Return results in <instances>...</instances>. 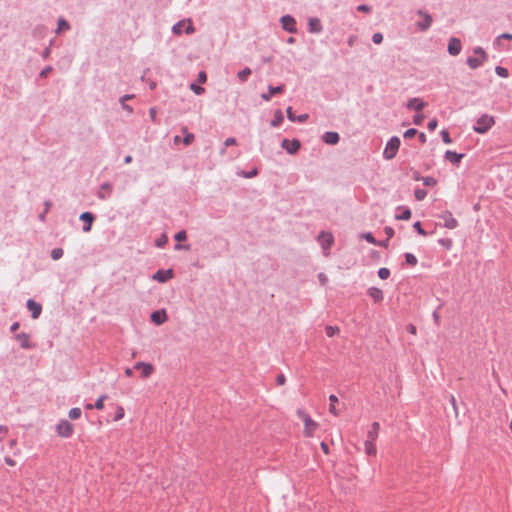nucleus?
<instances>
[{
  "label": "nucleus",
  "instance_id": "obj_59",
  "mask_svg": "<svg viewBox=\"0 0 512 512\" xmlns=\"http://www.w3.org/2000/svg\"><path fill=\"white\" fill-rule=\"evenodd\" d=\"M358 40V36L353 34L351 36H349L348 40H347V44L349 47H353L355 45V43L357 42Z\"/></svg>",
  "mask_w": 512,
  "mask_h": 512
},
{
  "label": "nucleus",
  "instance_id": "obj_52",
  "mask_svg": "<svg viewBox=\"0 0 512 512\" xmlns=\"http://www.w3.org/2000/svg\"><path fill=\"white\" fill-rule=\"evenodd\" d=\"M207 81V74L205 71H200L197 75V83L204 84Z\"/></svg>",
  "mask_w": 512,
  "mask_h": 512
},
{
  "label": "nucleus",
  "instance_id": "obj_24",
  "mask_svg": "<svg viewBox=\"0 0 512 512\" xmlns=\"http://www.w3.org/2000/svg\"><path fill=\"white\" fill-rule=\"evenodd\" d=\"M367 294H368L369 297H371L373 299V301L375 303H380L384 299L382 290L380 288H377V287H370V288H368Z\"/></svg>",
  "mask_w": 512,
  "mask_h": 512
},
{
  "label": "nucleus",
  "instance_id": "obj_60",
  "mask_svg": "<svg viewBox=\"0 0 512 512\" xmlns=\"http://www.w3.org/2000/svg\"><path fill=\"white\" fill-rule=\"evenodd\" d=\"M320 448L321 450L323 451V453L325 455H329L330 454V448H329V445L325 442V441H322L320 443Z\"/></svg>",
  "mask_w": 512,
  "mask_h": 512
},
{
  "label": "nucleus",
  "instance_id": "obj_7",
  "mask_svg": "<svg viewBox=\"0 0 512 512\" xmlns=\"http://www.w3.org/2000/svg\"><path fill=\"white\" fill-rule=\"evenodd\" d=\"M56 432L62 438H69L74 432V426L67 420H61L56 426Z\"/></svg>",
  "mask_w": 512,
  "mask_h": 512
},
{
  "label": "nucleus",
  "instance_id": "obj_55",
  "mask_svg": "<svg viewBox=\"0 0 512 512\" xmlns=\"http://www.w3.org/2000/svg\"><path fill=\"white\" fill-rule=\"evenodd\" d=\"M438 126V120L437 118H433L431 119L428 124H427V128L429 131H434Z\"/></svg>",
  "mask_w": 512,
  "mask_h": 512
},
{
  "label": "nucleus",
  "instance_id": "obj_10",
  "mask_svg": "<svg viewBox=\"0 0 512 512\" xmlns=\"http://www.w3.org/2000/svg\"><path fill=\"white\" fill-rule=\"evenodd\" d=\"M174 239L177 242L174 245L175 250H186L189 251L191 249L190 244H182L181 242L187 240V232L186 230H180L174 235Z\"/></svg>",
  "mask_w": 512,
  "mask_h": 512
},
{
  "label": "nucleus",
  "instance_id": "obj_21",
  "mask_svg": "<svg viewBox=\"0 0 512 512\" xmlns=\"http://www.w3.org/2000/svg\"><path fill=\"white\" fill-rule=\"evenodd\" d=\"M396 211H397V214L395 215V218L397 220L407 221L412 216L411 209L407 206H398Z\"/></svg>",
  "mask_w": 512,
  "mask_h": 512
},
{
  "label": "nucleus",
  "instance_id": "obj_29",
  "mask_svg": "<svg viewBox=\"0 0 512 512\" xmlns=\"http://www.w3.org/2000/svg\"><path fill=\"white\" fill-rule=\"evenodd\" d=\"M365 453L370 457H375L377 454V448L375 442L365 441Z\"/></svg>",
  "mask_w": 512,
  "mask_h": 512
},
{
  "label": "nucleus",
  "instance_id": "obj_41",
  "mask_svg": "<svg viewBox=\"0 0 512 512\" xmlns=\"http://www.w3.org/2000/svg\"><path fill=\"white\" fill-rule=\"evenodd\" d=\"M17 340L20 342L21 346L23 348L29 347V337L26 334H19L17 335Z\"/></svg>",
  "mask_w": 512,
  "mask_h": 512
},
{
  "label": "nucleus",
  "instance_id": "obj_27",
  "mask_svg": "<svg viewBox=\"0 0 512 512\" xmlns=\"http://www.w3.org/2000/svg\"><path fill=\"white\" fill-rule=\"evenodd\" d=\"M80 219L85 222V225L83 226V231L89 232L91 230L94 216L90 212H84L80 215Z\"/></svg>",
  "mask_w": 512,
  "mask_h": 512
},
{
  "label": "nucleus",
  "instance_id": "obj_42",
  "mask_svg": "<svg viewBox=\"0 0 512 512\" xmlns=\"http://www.w3.org/2000/svg\"><path fill=\"white\" fill-rule=\"evenodd\" d=\"M377 274H378V277H379L380 279H382V280H386V279H388V278L390 277V274H391V273H390V270H389L388 268H386V267H382V268H380V269L378 270Z\"/></svg>",
  "mask_w": 512,
  "mask_h": 512
},
{
  "label": "nucleus",
  "instance_id": "obj_9",
  "mask_svg": "<svg viewBox=\"0 0 512 512\" xmlns=\"http://www.w3.org/2000/svg\"><path fill=\"white\" fill-rule=\"evenodd\" d=\"M281 147L286 150V152L290 155H294L298 153L301 148V142L299 139L289 140L287 138L283 139L281 142Z\"/></svg>",
  "mask_w": 512,
  "mask_h": 512
},
{
  "label": "nucleus",
  "instance_id": "obj_5",
  "mask_svg": "<svg viewBox=\"0 0 512 512\" xmlns=\"http://www.w3.org/2000/svg\"><path fill=\"white\" fill-rule=\"evenodd\" d=\"M183 31L188 35L195 32V27L190 19L178 21L172 27V32L175 35H181Z\"/></svg>",
  "mask_w": 512,
  "mask_h": 512
},
{
  "label": "nucleus",
  "instance_id": "obj_16",
  "mask_svg": "<svg viewBox=\"0 0 512 512\" xmlns=\"http://www.w3.org/2000/svg\"><path fill=\"white\" fill-rule=\"evenodd\" d=\"M462 49V43L459 38L451 37L448 41V53L452 56L460 54Z\"/></svg>",
  "mask_w": 512,
  "mask_h": 512
},
{
  "label": "nucleus",
  "instance_id": "obj_34",
  "mask_svg": "<svg viewBox=\"0 0 512 512\" xmlns=\"http://www.w3.org/2000/svg\"><path fill=\"white\" fill-rule=\"evenodd\" d=\"M405 263L409 266H415L418 263L416 256L410 252L404 254Z\"/></svg>",
  "mask_w": 512,
  "mask_h": 512
},
{
  "label": "nucleus",
  "instance_id": "obj_37",
  "mask_svg": "<svg viewBox=\"0 0 512 512\" xmlns=\"http://www.w3.org/2000/svg\"><path fill=\"white\" fill-rule=\"evenodd\" d=\"M438 243L445 249L450 250L453 246V241L451 238H440Z\"/></svg>",
  "mask_w": 512,
  "mask_h": 512
},
{
  "label": "nucleus",
  "instance_id": "obj_1",
  "mask_svg": "<svg viewBox=\"0 0 512 512\" xmlns=\"http://www.w3.org/2000/svg\"><path fill=\"white\" fill-rule=\"evenodd\" d=\"M473 52L475 55H477L478 57H468L467 60H466V63L467 65L471 68V69H477L479 68L480 66H482L487 60H488V54L486 53V51L480 47V46H477L473 49Z\"/></svg>",
  "mask_w": 512,
  "mask_h": 512
},
{
  "label": "nucleus",
  "instance_id": "obj_20",
  "mask_svg": "<svg viewBox=\"0 0 512 512\" xmlns=\"http://www.w3.org/2000/svg\"><path fill=\"white\" fill-rule=\"evenodd\" d=\"M323 30L321 21L317 17H310L308 19V31L310 33H320Z\"/></svg>",
  "mask_w": 512,
  "mask_h": 512
},
{
  "label": "nucleus",
  "instance_id": "obj_44",
  "mask_svg": "<svg viewBox=\"0 0 512 512\" xmlns=\"http://www.w3.org/2000/svg\"><path fill=\"white\" fill-rule=\"evenodd\" d=\"M440 135H441L442 141H443L445 144H451V143H452V138H451L450 133H449V131H448V130L443 129V130L440 132Z\"/></svg>",
  "mask_w": 512,
  "mask_h": 512
},
{
  "label": "nucleus",
  "instance_id": "obj_45",
  "mask_svg": "<svg viewBox=\"0 0 512 512\" xmlns=\"http://www.w3.org/2000/svg\"><path fill=\"white\" fill-rule=\"evenodd\" d=\"M413 228L415 229V231L419 234V235H422V236H426L428 235L427 231L423 229L422 227V224L420 221H416L414 224H413Z\"/></svg>",
  "mask_w": 512,
  "mask_h": 512
},
{
  "label": "nucleus",
  "instance_id": "obj_6",
  "mask_svg": "<svg viewBox=\"0 0 512 512\" xmlns=\"http://www.w3.org/2000/svg\"><path fill=\"white\" fill-rule=\"evenodd\" d=\"M280 23L283 30L292 34H296L298 32L297 22L293 16L289 14L283 15L280 18Z\"/></svg>",
  "mask_w": 512,
  "mask_h": 512
},
{
  "label": "nucleus",
  "instance_id": "obj_63",
  "mask_svg": "<svg viewBox=\"0 0 512 512\" xmlns=\"http://www.w3.org/2000/svg\"><path fill=\"white\" fill-rule=\"evenodd\" d=\"M412 178H413V180H415V181H420V180H423V178H424V177H422V176L420 175L419 171H417V170H413V171H412Z\"/></svg>",
  "mask_w": 512,
  "mask_h": 512
},
{
  "label": "nucleus",
  "instance_id": "obj_54",
  "mask_svg": "<svg viewBox=\"0 0 512 512\" xmlns=\"http://www.w3.org/2000/svg\"><path fill=\"white\" fill-rule=\"evenodd\" d=\"M372 41L375 43V44H381L382 41H383V35L382 33L380 32H376L373 34L372 36Z\"/></svg>",
  "mask_w": 512,
  "mask_h": 512
},
{
  "label": "nucleus",
  "instance_id": "obj_64",
  "mask_svg": "<svg viewBox=\"0 0 512 512\" xmlns=\"http://www.w3.org/2000/svg\"><path fill=\"white\" fill-rule=\"evenodd\" d=\"M406 330L410 333V334H413L415 335L417 333V328L415 325L413 324H408L407 327H406Z\"/></svg>",
  "mask_w": 512,
  "mask_h": 512
},
{
  "label": "nucleus",
  "instance_id": "obj_31",
  "mask_svg": "<svg viewBox=\"0 0 512 512\" xmlns=\"http://www.w3.org/2000/svg\"><path fill=\"white\" fill-rule=\"evenodd\" d=\"M251 74H252L251 69L249 67H245L238 72L237 77L240 82L244 83L248 80V78Z\"/></svg>",
  "mask_w": 512,
  "mask_h": 512
},
{
  "label": "nucleus",
  "instance_id": "obj_2",
  "mask_svg": "<svg viewBox=\"0 0 512 512\" xmlns=\"http://www.w3.org/2000/svg\"><path fill=\"white\" fill-rule=\"evenodd\" d=\"M494 123V117L488 114H483L477 119L476 125L473 129L479 134H484L494 125Z\"/></svg>",
  "mask_w": 512,
  "mask_h": 512
},
{
  "label": "nucleus",
  "instance_id": "obj_22",
  "mask_svg": "<svg viewBox=\"0 0 512 512\" xmlns=\"http://www.w3.org/2000/svg\"><path fill=\"white\" fill-rule=\"evenodd\" d=\"M305 435L312 436L313 432L317 429L318 424L311 419L309 415L304 417Z\"/></svg>",
  "mask_w": 512,
  "mask_h": 512
},
{
  "label": "nucleus",
  "instance_id": "obj_32",
  "mask_svg": "<svg viewBox=\"0 0 512 512\" xmlns=\"http://www.w3.org/2000/svg\"><path fill=\"white\" fill-rule=\"evenodd\" d=\"M182 132L184 134L183 143L184 145L188 146L193 143L195 140V136L193 133L188 132L187 127L182 128Z\"/></svg>",
  "mask_w": 512,
  "mask_h": 512
},
{
  "label": "nucleus",
  "instance_id": "obj_47",
  "mask_svg": "<svg viewBox=\"0 0 512 512\" xmlns=\"http://www.w3.org/2000/svg\"><path fill=\"white\" fill-rule=\"evenodd\" d=\"M417 134H418L417 129H415V128H409V129H407V130L404 132L403 137H404L405 139H411V138L415 137Z\"/></svg>",
  "mask_w": 512,
  "mask_h": 512
},
{
  "label": "nucleus",
  "instance_id": "obj_19",
  "mask_svg": "<svg viewBox=\"0 0 512 512\" xmlns=\"http://www.w3.org/2000/svg\"><path fill=\"white\" fill-rule=\"evenodd\" d=\"M322 141L328 145H337L340 141V135L336 131H327L322 135Z\"/></svg>",
  "mask_w": 512,
  "mask_h": 512
},
{
  "label": "nucleus",
  "instance_id": "obj_25",
  "mask_svg": "<svg viewBox=\"0 0 512 512\" xmlns=\"http://www.w3.org/2000/svg\"><path fill=\"white\" fill-rule=\"evenodd\" d=\"M27 308L31 312V316L33 319L38 318L42 311V306L33 300H28Z\"/></svg>",
  "mask_w": 512,
  "mask_h": 512
},
{
  "label": "nucleus",
  "instance_id": "obj_11",
  "mask_svg": "<svg viewBox=\"0 0 512 512\" xmlns=\"http://www.w3.org/2000/svg\"><path fill=\"white\" fill-rule=\"evenodd\" d=\"M168 320V314L165 309H158L150 314V321L156 326L164 324Z\"/></svg>",
  "mask_w": 512,
  "mask_h": 512
},
{
  "label": "nucleus",
  "instance_id": "obj_51",
  "mask_svg": "<svg viewBox=\"0 0 512 512\" xmlns=\"http://www.w3.org/2000/svg\"><path fill=\"white\" fill-rule=\"evenodd\" d=\"M425 116L423 114L417 113L413 116V123L415 125H421L423 123Z\"/></svg>",
  "mask_w": 512,
  "mask_h": 512
},
{
  "label": "nucleus",
  "instance_id": "obj_3",
  "mask_svg": "<svg viewBox=\"0 0 512 512\" xmlns=\"http://www.w3.org/2000/svg\"><path fill=\"white\" fill-rule=\"evenodd\" d=\"M401 145L400 138L393 136L389 139L383 152V156L387 160L395 158Z\"/></svg>",
  "mask_w": 512,
  "mask_h": 512
},
{
  "label": "nucleus",
  "instance_id": "obj_18",
  "mask_svg": "<svg viewBox=\"0 0 512 512\" xmlns=\"http://www.w3.org/2000/svg\"><path fill=\"white\" fill-rule=\"evenodd\" d=\"M440 217L444 220V227L454 229L458 226V221L453 217L452 213L448 210L444 211Z\"/></svg>",
  "mask_w": 512,
  "mask_h": 512
},
{
  "label": "nucleus",
  "instance_id": "obj_57",
  "mask_svg": "<svg viewBox=\"0 0 512 512\" xmlns=\"http://www.w3.org/2000/svg\"><path fill=\"white\" fill-rule=\"evenodd\" d=\"M69 29V24L64 19L58 21V31Z\"/></svg>",
  "mask_w": 512,
  "mask_h": 512
},
{
  "label": "nucleus",
  "instance_id": "obj_17",
  "mask_svg": "<svg viewBox=\"0 0 512 512\" xmlns=\"http://www.w3.org/2000/svg\"><path fill=\"white\" fill-rule=\"evenodd\" d=\"M426 106H427V103L424 102L421 98H418V97H414V98L409 99L407 104H406V107L409 110H414V111H417V112L423 110Z\"/></svg>",
  "mask_w": 512,
  "mask_h": 512
},
{
  "label": "nucleus",
  "instance_id": "obj_14",
  "mask_svg": "<svg viewBox=\"0 0 512 512\" xmlns=\"http://www.w3.org/2000/svg\"><path fill=\"white\" fill-rule=\"evenodd\" d=\"M133 369L141 371V378H148L155 370L151 363L137 362Z\"/></svg>",
  "mask_w": 512,
  "mask_h": 512
},
{
  "label": "nucleus",
  "instance_id": "obj_58",
  "mask_svg": "<svg viewBox=\"0 0 512 512\" xmlns=\"http://www.w3.org/2000/svg\"><path fill=\"white\" fill-rule=\"evenodd\" d=\"M285 383H286V377H285V375H284V374H279V375H277V377H276V384H277L278 386H282V385H284Z\"/></svg>",
  "mask_w": 512,
  "mask_h": 512
},
{
  "label": "nucleus",
  "instance_id": "obj_62",
  "mask_svg": "<svg viewBox=\"0 0 512 512\" xmlns=\"http://www.w3.org/2000/svg\"><path fill=\"white\" fill-rule=\"evenodd\" d=\"M357 10L359 12H366V13H369L371 11V7L369 5H366V4H361L357 7Z\"/></svg>",
  "mask_w": 512,
  "mask_h": 512
},
{
  "label": "nucleus",
  "instance_id": "obj_26",
  "mask_svg": "<svg viewBox=\"0 0 512 512\" xmlns=\"http://www.w3.org/2000/svg\"><path fill=\"white\" fill-rule=\"evenodd\" d=\"M380 431V424L378 422H373L371 424V429L367 432L366 441L376 442Z\"/></svg>",
  "mask_w": 512,
  "mask_h": 512
},
{
  "label": "nucleus",
  "instance_id": "obj_46",
  "mask_svg": "<svg viewBox=\"0 0 512 512\" xmlns=\"http://www.w3.org/2000/svg\"><path fill=\"white\" fill-rule=\"evenodd\" d=\"M362 237L370 244H378V241L376 240V238L373 236V234L371 232H366L362 235Z\"/></svg>",
  "mask_w": 512,
  "mask_h": 512
},
{
  "label": "nucleus",
  "instance_id": "obj_36",
  "mask_svg": "<svg viewBox=\"0 0 512 512\" xmlns=\"http://www.w3.org/2000/svg\"><path fill=\"white\" fill-rule=\"evenodd\" d=\"M168 243V236L166 233H162L159 238L155 240V246L158 248H163Z\"/></svg>",
  "mask_w": 512,
  "mask_h": 512
},
{
  "label": "nucleus",
  "instance_id": "obj_15",
  "mask_svg": "<svg viewBox=\"0 0 512 512\" xmlns=\"http://www.w3.org/2000/svg\"><path fill=\"white\" fill-rule=\"evenodd\" d=\"M465 154L463 153H457L452 150H447L444 153V159L446 161H449L451 164H453L456 167H459L461 160L464 158Z\"/></svg>",
  "mask_w": 512,
  "mask_h": 512
},
{
  "label": "nucleus",
  "instance_id": "obj_61",
  "mask_svg": "<svg viewBox=\"0 0 512 512\" xmlns=\"http://www.w3.org/2000/svg\"><path fill=\"white\" fill-rule=\"evenodd\" d=\"M501 39H505V40H512V34L508 33V32H505L501 35H499L497 38H496V42H499Z\"/></svg>",
  "mask_w": 512,
  "mask_h": 512
},
{
  "label": "nucleus",
  "instance_id": "obj_30",
  "mask_svg": "<svg viewBox=\"0 0 512 512\" xmlns=\"http://www.w3.org/2000/svg\"><path fill=\"white\" fill-rule=\"evenodd\" d=\"M329 412L335 416H338L339 415V412L337 411L336 409V403H338V398L336 395L334 394H331L329 396Z\"/></svg>",
  "mask_w": 512,
  "mask_h": 512
},
{
  "label": "nucleus",
  "instance_id": "obj_28",
  "mask_svg": "<svg viewBox=\"0 0 512 512\" xmlns=\"http://www.w3.org/2000/svg\"><path fill=\"white\" fill-rule=\"evenodd\" d=\"M284 121V115L280 109H277L274 112L273 119L270 122L272 127H279Z\"/></svg>",
  "mask_w": 512,
  "mask_h": 512
},
{
  "label": "nucleus",
  "instance_id": "obj_33",
  "mask_svg": "<svg viewBox=\"0 0 512 512\" xmlns=\"http://www.w3.org/2000/svg\"><path fill=\"white\" fill-rule=\"evenodd\" d=\"M259 169L257 167H254L250 171L241 170L237 173V175L243 177V178H254L259 174Z\"/></svg>",
  "mask_w": 512,
  "mask_h": 512
},
{
  "label": "nucleus",
  "instance_id": "obj_48",
  "mask_svg": "<svg viewBox=\"0 0 512 512\" xmlns=\"http://www.w3.org/2000/svg\"><path fill=\"white\" fill-rule=\"evenodd\" d=\"M81 416V410L80 408H72L70 411H69V417L73 420H76L78 418H80Z\"/></svg>",
  "mask_w": 512,
  "mask_h": 512
},
{
  "label": "nucleus",
  "instance_id": "obj_40",
  "mask_svg": "<svg viewBox=\"0 0 512 512\" xmlns=\"http://www.w3.org/2000/svg\"><path fill=\"white\" fill-rule=\"evenodd\" d=\"M190 89L196 94V95H202L205 93V89L199 84V83H191Z\"/></svg>",
  "mask_w": 512,
  "mask_h": 512
},
{
  "label": "nucleus",
  "instance_id": "obj_38",
  "mask_svg": "<svg viewBox=\"0 0 512 512\" xmlns=\"http://www.w3.org/2000/svg\"><path fill=\"white\" fill-rule=\"evenodd\" d=\"M237 144H238V142H237L236 138H234V137L227 138L224 142V147H222L220 150V154H224L226 152V147L237 145Z\"/></svg>",
  "mask_w": 512,
  "mask_h": 512
},
{
  "label": "nucleus",
  "instance_id": "obj_56",
  "mask_svg": "<svg viewBox=\"0 0 512 512\" xmlns=\"http://www.w3.org/2000/svg\"><path fill=\"white\" fill-rule=\"evenodd\" d=\"M449 402L452 405L455 414L457 415L458 414V407H457V401H456V398H455L454 395H452V394L449 395Z\"/></svg>",
  "mask_w": 512,
  "mask_h": 512
},
{
  "label": "nucleus",
  "instance_id": "obj_13",
  "mask_svg": "<svg viewBox=\"0 0 512 512\" xmlns=\"http://www.w3.org/2000/svg\"><path fill=\"white\" fill-rule=\"evenodd\" d=\"M284 91H285V85L284 84H280L278 86L269 85L268 86V91L262 93L261 94V98L264 101H270L273 96L278 95V94H282V93H284Z\"/></svg>",
  "mask_w": 512,
  "mask_h": 512
},
{
  "label": "nucleus",
  "instance_id": "obj_39",
  "mask_svg": "<svg viewBox=\"0 0 512 512\" xmlns=\"http://www.w3.org/2000/svg\"><path fill=\"white\" fill-rule=\"evenodd\" d=\"M422 181H423V184L427 187H434L438 183L437 179L433 176H426L423 178Z\"/></svg>",
  "mask_w": 512,
  "mask_h": 512
},
{
  "label": "nucleus",
  "instance_id": "obj_23",
  "mask_svg": "<svg viewBox=\"0 0 512 512\" xmlns=\"http://www.w3.org/2000/svg\"><path fill=\"white\" fill-rule=\"evenodd\" d=\"M286 114H287V118L291 121V122H298V123H304L308 120L309 118V115L308 114H301V115H298V117H295V114L293 112V109L291 106H289L287 109H286Z\"/></svg>",
  "mask_w": 512,
  "mask_h": 512
},
{
  "label": "nucleus",
  "instance_id": "obj_35",
  "mask_svg": "<svg viewBox=\"0 0 512 512\" xmlns=\"http://www.w3.org/2000/svg\"><path fill=\"white\" fill-rule=\"evenodd\" d=\"M427 196V191L425 189H422V188H419L417 187L415 190H414V197L417 201H422L426 198Z\"/></svg>",
  "mask_w": 512,
  "mask_h": 512
},
{
  "label": "nucleus",
  "instance_id": "obj_8",
  "mask_svg": "<svg viewBox=\"0 0 512 512\" xmlns=\"http://www.w3.org/2000/svg\"><path fill=\"white\" fill-rule=\"evenodd\" d=\"M417 14L423 17L422 21H418L415 24L417 30L421 32L427 31L431 27V24L433 22L432 16L421 9L417 11Z\"/></svg>",
  "mask_w": 512,
  "mask_h": 512
},
{
  "label": "nucleus",
  "instance_id": "obj_12",
  "mask_svg": "<svg viewBox=\"0 0 512 512\" xmlns=\"http://www.w3.org/2000/svg\"><path fill=\"white\" fill-rule=\"evenodd\" d=\"M174 277L173 269H159L153 275L152 279L158 281L159 283H166L170 279Z\"/></svg>",
  "mask_w": 512,
  "mask_h": 512
},
{
  "label": "nucleus",
  "instance_id": "obj_53",
  "mask_svg": "<svg viewBox=\"0 0 512 512\" xmlns=\"http://www.w3.org/2000/svg\"><path fill=\"white\" fill-rule=\"evenodd\" d=\"M106 399V396L103 395L101 397H99L95 403V408L98 409V410H102L104 408V400Z\"/></svg>",
  "mask_w": 512,
  "mask_h": 512
},
{
  "label": "nucleus",
  "instance_id": "obj_50",
  "mask_svg": "<svg viewBox=\"0 0 512 512\" xmlns=\"http://www.w3.org/2000/svg\"><path fill=\"white\" fill-rule=\"evenodd\" d=\"M325 330L328 337H333L336 333L339 332V328L337 326H327Z\"/></svg>",
  "mask_w": 512,
  "mask_h": 512
},
{
  "label": "nucleus",
  "instance_id": "obj_4",
  "mask_svg": "<svg viewBox=\"0 0 512 512\" xmlns=\"http://www.w3.org/2000/svg\"><path fill=\"white\" fill-rule=\"evenodd\" d=\"M325 256L330 255V249L334 244V236L331 232L321 231L317 237Z\"/></svg>",
  "mask_w": 512,
  "mask_h": 512
},
{
  "label": "nucleus",
  "instance_id": "obj_49",
  "mask_svg": "<svg viewBox=\"0 0 512 512\" xmlns=\"http://www.w3.org/2000/svg\"><path fill=\"white\" fill-rule=\"evenodd\" d=\"M62 255H63V250L61 248H55L51 252V257L53 258V260L60 259L62 257Z\"/></svg>",
  "mask_w": 512,
  "mask_h": 512
},
{
  "label": "nucleus",
  "instance_id": "obj_43",
  "mask_svg": "<svg viewBox=\"0 0 512 512\" xmlns=\"http://www.w3.org/2000/svg\"><path fill=\"white\" fill-rule=\"evenodd\" d=\"M495 72L497 75H499L502 78H507L509 76V71L507 68L502 66H496Z\"/></svg>",
  "mask_w": 512,
  "mask_h": 512
}]
</instances>
